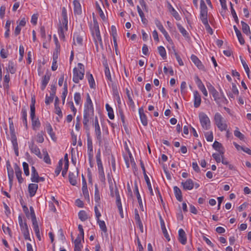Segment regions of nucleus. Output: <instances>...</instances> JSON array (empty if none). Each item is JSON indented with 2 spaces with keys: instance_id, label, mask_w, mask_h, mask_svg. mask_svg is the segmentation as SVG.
<instances>
[{
  "instance_id": "obj_1",
  "label": "nucleus",
  "mask_w": 251,
  "mask_h": 251,
  "mask_svg": "<svg viewBox=\"0 0 251 251\" xmlns=\"http://www.w3.org/2000/svg\"><path fill=\"white\" fill-rule=\"evenodd\" d=\"M200 9V19L202 24L204 25L206 30L210 34L212 35L213 34V32L212 28L208 24L207 17V7L203 0H201Z\"/></svg>"
},
{
  "instance_id": "obj_2",
  "label": "nucleus",
  "mask_w": 251,
  "mask_h": 251,
  "mask_svg": "<svg viewBox=\"0 0 251 251\" xmlns=\"http://www.w3.org/2000/svg\"><path fill=\"white\" fill-rule=\"evenodd\" d=\"M78 68L75 67L73 69V81L78 83L80 80H82L84 77L85 69L84 65L80 63L77 64Z\"/></svg>"
},
{
  "instance_id": "obj_3",
  "label": "nucleus",
  "mask_w": 251,
  "mask_h": 251,
  "mask_svg": "<svg viewBox=\"0 0 251 251\" xmlns=\"http://www.w3.org/2000/svg\"><path fill=\"white\" fill-rule=\"evenodd\" d=\"M10 131L11 133V142L12 143L13 149L14 150V152L15 155L17 156H19V148H18V144L17 142V137L14 131V127L13 126V124L12 122L10 123Z\"/></svg>"
},
{
  "instance_id": "obj_4",
  "label": "nucleus",
  "mask_w": 251,
  "mask_h": 251,
  "mask_svg": "<svg viewBox=\"0 0 251 251\" xmlns=\"http://www.w3.org/2000/svg\"><path fill=\"white\" fill-rule=\"evenodd\" d=\"M215 124L221 131L226 130L227 127V125L224 122V118L219 113H216L214 116Z\"/></svg>"
},
{
  "instance_id": "obj_5",
  "label": "nucleus",
  "mask_w": 251,
  "mask_h": 251,
  "mask_svg": "<svg viewBox=\"0 0 251 251\" xmlns=\"http://www.w3.org/2000/svg\"><path fill=\"white\" fill-rule=\"evenodd\" d=\"M199 117L202 128L205 130L209 129L210 126V121L208 116L204 113L201 112Z\"/></svg>"
},
{
  "instance_id": "obj_6",
  "label": "nucleus",
  "mask_w": 251,
  "mask_h": 251,
  "mask_svg": "<svg viewBox=\"0 0 251 251\" xmlns=\"http://www.w3.org/2000/svg\"><path fill=\"white\" fill-rule=\"evenodd\" d=\"M94 111L84 110L83 124L84 128L87 130H89L88 123L90 120L93 119Z\"/></svg>"
},
{
  "instance_id": "obj_7",
  "label": "nucleus",
  "mask_w": 251,
  "mask_h": 251,
  "mask_svg": "<svg viewBox=\"0 0 251 251\" xmlns=\"http://www.w3.org/2000/svg\"><path fill=\"white\" fill-rule=\"evenodd\" d=\"M94 126L96 138L98 141L99 145L100 146L102 144V135L100 128L99 124L98 119L97 116L95 118Z\"/></svg>"
},
{
  "instance_id": "obj_8",
  "label": "nucleus",
  "mask_w": 251,
  "mask_h": 251,
  "mask_svg": "<svg viewBox=\"0 0 251 251\" xmlns=\"http://www.w3.org/2000/svg\"><path fill=\"white\" fill-rule=\"evenodd\" d=\"M94 31L93 33V35L95 40L96 46L97 48H98L99 43L101 46V47L102 48L103 45L102 42V39L100 34L99 25H94Z\"/></svg>"
},
{
  "instance_id": "obj_9",
  "label": "nucleus",
  "mask_w": 251,
  "mask_h": 251,
  "mask_svg": "<svg viewBox=\"0 0 251 251\" xmlns=\"http://www.w3.org/2000/svg\"><path fill=\"white\" fill-rule=\"evenodd\" d=\"M29 148L31 152L36 155L39 158H42V156L40 152V150L36 145L34 144V141L32 140L31 142H28Z\"/></svg>"
},
{
  "instance_id": "obj_10",
  "label": "nucleus",
  "mask_w": 251,
  "mask_h": 251,
  "mask_svg": "<svg viewBox=\"0 0 251 251\" xmlns=\"http://www.w3.org/2000/svg\"><path fill=\"white\" fill-rule=\"evenodd\" d=\"M167 8L168 9V10L171 13V14L176 20H180L181 18L178 12L174 8V7L169 1H167Z\"/></svg>"
},
{
  "instance_id": "obj_11",
  "label": "nucleus",
  "mask_w": 251,
  "mask_h": 251,
  "mask_svg": "<svg viewBox=\"0 0 251 251\" xmlns=\"http://www.w3.org/2000/svg\"><path fill=\"white\" fill-rule=\"evenodd\" d=\"M196 82L197 84V86L199 89L202 92L204 96L207 97L208 95L206 89L202 83L201 80L199 78L198 76H196Z\"/></svg>"
},
{
  "instance_id": "obj_12",
  "label": "nucleus",
  "mask_w": 251,
  "mask_h": 251,
  "mask_svg": "<svg viewBox=\"0 0 251 251\" xmlns=\"http://www.w3.org/2000/svg\"><path fill=\"white\" fill-rule=\"evenodd\" d=\"M181 184L184 190H190L194 187L193 181L190 178L187 179L185 182H182Z\"/></svg>"
},
{
  "instance_id": "obj_13",
  "label": "nucleus",
  "mask_w": 251,
  "mask_h": 251,
  "mask_svg": "<svg viewBox=\"0 0 251 251\" xmlns=\"http://www.w3.org/2000/svg\"><path fill=\"white\" fill-rule=\"evenodd\" d=\"M50 75L51 74L50 73H46V74L43 76L41 86V89L43 91L46 88L50 79Z\"/></svg>"
},
{
  "instance_id": "obj_14",
  "label": "nucleus",
  "mask_w": 251,
  "mask_h": 251,
  "mask_svg": "<svg viewBox=\"0 0 251 251\" xmlns=\"http://www.w3.org/2000/svg\"><path fill=\"white\" fill-rule=\"evenodd\" d=\"M84 110L94 111L93 103L89 93L86 95V101L84 105Z\"/></svg>"
},
{
  "instance_id": "obj_15",
  "label": "nucleus",
  "mask_w": 251,
  "mask_h": 251,
  "mask_svg": "<svg viewBox=\"0 0 251 251\" xmlns=\"http://www.w3.org/2000/svg\"><path fill=\"white\" fill-rule=\"evenodd\" d=\"M76 175L74 173L70 172L69 174V180L70 183L73 186H75L76 184V177L78 176V170L77 168L76 169Z\"/></svg>"
},
{
  "instance_id": "obj_16",
  "label": "nucleus",
  "mask_w": 251,
  "mask_h": 251,
  "mask_svg": "<svg viewBox=\"0 0 251 251\" xmlns=\"http://www.w3.org/2000/svg\"><path fill=\"white\" fill-rule=\"evenodd\" d=\"M139 113L140 115V118L142 125L144 126L148 125V120L146 115L144 113L143 107L139 109Z\"/></svg>"
},
{
  "instance_id": "obj_17",
  "label": "nucleus",
  "mask_w": 251,
  "mask_h": 251,
  "mask_svg": "<svg viewBox=\"0 0 251 251\" xmlns=\"http://www.w3.org/2000/svg\"><path fill=\"white\" fill-rule=\"evenodd\" d=\"M191 59L199 69L204 70V66L196 55L192 54L191 56Z\"/></svg>"
},
{
  "instance_id": "obj_18",
  "label": "nucleus",
  "mask_w": 251,
  "mask_h": 251,
  "mask_svg": "<svg viewBox=\"0 0 251 251\" xmlns=\"http://www.w3.org/2000/svg\"><path fill=\"white\" fill-rule=\"evenodd\" d=\"M178 240L183 245H185L187 242L185 232L182 228L178 230Z\"/></svg>"
},
{
  "instance_id": "obj_19",
  "label": "nucleus",
  "mask_w": 251,
  "mask_h": 251,
  "mask_svg": "<svg viewBox=\"0 0 251 251\" xmlns=\"http://www.w3.org/2000/svg\"><path fill=\"white\" fill-rule=\"evenodd\" d=\"M74 11L75 14L80 15L82 13L81 6L78 0L73 1Z\"/></svg>"
},
{
  "instance_id": "obj_20",
  "label": "nucleus",
  "mask_w": 251,
  "mask_h": 251,
  "mask_svg": "<svg viewBox=\"0 0 251 251\" xmlns=\"http://www.w3.org/2000/svg\"><path fill=\"white\" fill-rule=\"evenodd\" d=\"M194 106L195 108L199 107L201 103V97L199 92L196 91L194 93Z\"/></svg>"
},
{
  "instance_id": "obj_21",
  "label": "nucleus",
  "mask_w": 251,
  "mask_h": 251,
  "mask_svg": "<svg viewBox=\"0 0 251 251\" xmlns=\"http://www.w3.org/2000/svg\"><path fill=\"white\" fill-rule=\"evenodd\" d=\"M159 219H160L161 227L163 235H164V237L166 238V239L168 241H169L170 240V238L169 235L167 232V229L166 228L164 220H163V219L161 216H160Z\"/></svg>"
},
{
  "instance_id": "obj_22",
  "label": "nucleus",
  "mask_w": 251,
  "mask_h": 251,
  "mask_svg": "<svg viewBox=\"0 0 251 251\" xmlns=\"http://www.w3.org/2000/svg\"><path fill=\"white\" fill-rule=\"evenodd\" d=\"M38 189V185L35 183H31L28 185V190L30 197H33Z\"/></svg>"
},
{
  "instance_id": "obj_23",
  "label": "nucleus",
  "mask_w": 251,
  "mask_h": 251,
  "mask_svg": "<svg viewBox=\"0 0 251 251\" xmlns=\"http://www.w3.org/2000/svg\"><path fill=\"white\" fill-rule=\"evenodd\" d=\"M174 191L176 200L179 201H182V196L180 189L176 186L174 187Z\"/></svg>"
},
{
  "instance_id": "obj_24",
  "label": "nucleus",
  "mask_w": 251,
  "mask_h": 251,
  "mask_svg": "<svg viewBox=\"0 0 251 251\" xmlns=\"http://www.w3.org/2000/svg\"><path fill=\"white\" fill-rule=\"evenodd\" d=\"M94 199L96 202L99 205V206H100V192L98 189V187L97 184H95V196H94Z\"/></svg>"
},
{
  "instance_id": "obj_25",
  "label": "nucleus",
  "mask_w": 251,
  "mask_h": 251,
  "mask_svg": "<svg viewBox=\"0 0 251 251\" xmlns=\"http://www.w3.org/2000/svg\"><path fill=\"white\" fill-rule=\"evenodd\" d=\"M46 129L48 133L50 135L51 139L53 141H55L56 138L50 124L48 123L46 125Z\"/></svg>"
},
{
  "instance_id": "obj_26",
  "label": "nucleus",
  "mask_w": 251,
  "mask_h": 251,
  "mask_svg": "<svg viewBox=\"0 0 251 251\" xmlns=\"http://www.w3.org/2000/svg\"><path fill=\"white\" fill-rule=\"evenodd\" d=\"M39 175L36 171L35 168L34 166L31 167V180L33 182L38 183L37 178L38 177Z\"/></svg>"
},
{
  "instance_id": "obj_27",
  "label": "nucleus",
  "mask_w": 251,
  "mask_h": 251,
  "mask_svg": "<svg viewBox=\"0 0 251 251\" xmlns=\"http://www.w3.org/2000/svg\"><path fill=\"white\" fill-rule=\"evenodd\" d=\"M8 166L10 167V165L8 162L7 163V168L8 170V176L9 181L10 187L11 188L12 186V182L14 178V172L12 169L10 170L8 168Z\"/></svg>"
},
{
  "instance_id": "obj_28",
  "label": "nucleus",
  "mask_w": 251,
  "mask_h": 251,
  "mask_svg": "<svg viewBox=\"0 0 251 251\" xmlns=\"http://www.w3.org/2000/svg\"><path fill=\"white\" fill-rule=\"evenodd\" d=\"M30 115L32 121V126L33 127V129H35V127H39L40 126V122L38 118H35V112H34V115L33 117H32L31 113Z\"/></svg>"
},
{
  "instance_id": "obj_29",
  "label": "nucleus",
  "mask_w": 251,
  "mask_h": 251,
  "mask_svg": "<svg viewBox=\"0 0 251 251\" xmlns=\"http://www.w3.org/2000/svg\"><path fill=\"white\" fill-rule=\"evenodd\" d=\"M86 76L88 78V80L91 88H95L96 86L95 82L93 77V75L89 73H86Z\"/></svg>"
},
{
  "instance_id": "obj_30",
  "label": "nucleus",
  "mask_w": 251,
  "mask_h": 251,
  "mask_svg": "<svg viewBox=\"0 0 251 251\" xmlns=\"http://www.w3.org/2000/svg\"><path fill=\"white\" fill-rule=\"evenodd\" d=\"M103 65L105 68V75L107 79L109 80L110 81H112L109 68L108 65V64L107 62H105V63H103Z\"/></svg>"
},
{
  "instance_id": "obj_31",
  "label": "nucleus",
  "mask_w": 251,
  "mask_h": 251,
  "mask_svg": "<svg viewBox=\"0 0 251 251\" xmlns=\"http://www.w3.org/2000/svg\"><path fill=\"white\" fill-rule=\"evenodd\" d=\"M240 59L241 63H242V64L243 65V67L244 68V69H245V70L246 71V73H247V75H248V78H250V69H249V67L248 64H247V63L245 61V60H244L242 58L241 56H240Z\"/></svg>"
},
{
  "instance_id": "obj_32",
  "label": "nucleus",
  "mask_w": 251,
  "mask_h": 251,
  "mask_svg": "<svg viewBox=\"0 0 251 251\" xmlns=\"http://www.w3.org/2000/svg\"><path fill=\"white\" fill-rule=\"evenodd\" d=\"M241 23L242 26L243 32L247 35L251 34V30L249 25L243 21H241Z\"/></svg>"
},
{
  "instance_id": "obj_33",
  "label": "nucleus",
  "mask_w": 251,
  "mask_h": 251,
  "mask_svg": "<svg viewBox=\"0 0 251 251\" xmlns=\"http://www.w3.org/2000/svg\"><path fill=\"white\" fill-rule=\"evenodd\" d=\"M105 107L108 112V116L109 119L111 120L114 119V114L112 108L108 103L106 104Z\"/></svg>"
},
{
  "instance_id": "obj_34",
  "label": "nucleus",
  "mask_w": 251,
  "mask_h": 251,
  "mask_svg": "<svg viewBox=\"0 0 251 251\" xmlns=\"http://www.w3.org/2000/svg\"><path fill=\"white\" fill-rule=\"evenodd\" d=\"M126 94L128 100V104L130 107L134 109L135 108L134 102L130 96L129 90L128 89H126Z\"/></svg>"
},
{
  "instance_id": "obj_35",
  "label": "nucleus",
  "mask_w": 251,
  "mask_h": 251,
  "mask_svg": "<svg viewBox=\"0 0 251 251\" xmlns=\"http://www.w3.org/2000/svg\"><path fill=\"white\" fill-rule=\"evenodd\" d=\"M67 94H68V86H67V82H66V81H65V83L64 84L63 91L62 92V96H61L63 104H64L65 98L67 95Z\"/></svg>"
},
{
  "instance_id": "obj_36",
  "label": "nucleus",
  "mask_w": 251,
  "mask_h": 251,
  "mask_svg": "<svg viewBox=\"0 0 251 251\" xmlns=\"http://www.w3.org/2000/svg\"><path fill=\"white\" fill-rule=\"evenodd\" d=\"M21 113L22 114L23 124L25 126V127H27V119H26L27 113H26V109L25 107L22 108Z\"/></svg>"
},
{
  "instance_id": "obj_37",
  "label": "nucleus",
  "mask_w": 251,
  "mask_h": 251,
  "mask_svg": "<svg viewBox=\"0 0 251 251\" xmlns=\"http://www.w3.org/2000/svg\"><path fill=\"white\" fill-rule=\"evenodd\" d=\"M177 26L180 32L185 38H189V34L185 28L179 24H177Z\"/></svg>"
},
{
  "instance_id": "obj_38",
  "label": "nucleus",
  "mask_w": 251,
  "mask_h": 251,
  "mask_svg": "<svg viewBox=\"0 0 251 251\" xmlns=\"http://www.w3.org/2000/svg\"><path fill=\"white\" fill-rule=\"evenodd\" d=\"M7 71H9L11 74H14L16 72V69L15 67V65L12 61H9L8 67L7 68Z\"/></svg>"
},
{
  "instance_id": "obj_39",
  "label": "nucleus",
  "mask_w": 251,
  "mask_h": 251,
  "mask_svg": "<svg viewBox=\"0 0 251 251\" xmlns=\"http://www.w3.org/2000/svg\"><path fill=\"white\" fill-rule=\"evenodd\" d=\"M134 192L135 194L136 195V197H137V198L139 204L140 205H142V203L141 198L139 192V190H138V186H137V184L136 182L135 183V184H134Z\"/></svg>"
},
{
  "instance_id": "obj_40",
  "label": "nucleus",
  "mask_w": 251,
  "mask_h": 251,
  "mask_svg": "<svg viewBox=\"0 0 251 251\" xmlns=\"http://www.w3.org/2000/svg\"><path fill=\"white\" fill-rule=\"evenodd\" d=\"M78 216L81 221H85L88 219V215L84 210H80L78 214Z\"/></svg>"
},
{
  "instance_id": "obj_41",
  "label": "nucleus",
  "mask_w": 251,
  "mask_h": 251,
  "mask_svg": "<svg viewBox=\"0 0 251 251\" xmlns=\"http://www.w3.org/2000/svg\"><path fill=\"white\" fill-rule=\"evenodd\" d=\"M87 146H88V149L90 150V151H93V143L92 139L90 136V133L89 132L87 133Z\"/></svg>"
},
{
  "instance_id": "obj_42",
  "label": "nucleus",
  "mask_w": 251,
  "mask_h": 251,
  "mask_svg": "<svg viewBox=\"0 0 251 251\" xmlns=\"http://www.w3.org/2000/svg\"><path fill=\"white\" fill-rule=\"evenodd\" d=\"M96 161L98 169H103L102 162L100 159V152L99 151L96 155Z\"/></svg>"
},
{
  "instance_id": "obj_43",
  "label": "nucleus",
  "mask_w": 251,
  "mask_h": 251,
  "mask_svg": "<svg viewBox=\"0 0 251 251\" xmlns=\"http://www.w3.org/2000/svg\"><path fill=\"white\" fill-rule=\"evenodd\" d=\"M154 22H155V25L158 27V28L160 30V31L162 33V34L167 32L166 31V30L164 29L163 25H162V24L161 23V22L159 20H158V19H155Z\"/></svg>"
},
{
  "instance_id": "obj_44",
  "label": "nucleus",
  "mask_w": 251,
  "mask_h": 251,
  "mask_svg": "<svg viewBox=\"0 0 251 251\" xmlns=\"http://www.w3.org/2000/svg\"><path fill=\"white\" fill-rule=\"evenodd\" d=\"M230 5L231 13V14H232V15L233 16V18H234V20L235 22L237 24H238L239 23V20H238V17L237 16V14L236 13V12H235L234 9L233 8V4H232V3L231 2H230Z\"/></svg>"
},
{
  "instance_id": "obj_45",
  "label": "nucleus",
  "mask_w": 251,
  "mask_h": 251,
  "mask_svg": "<svg viewBox=\"0 0 251 251\" xmlns=\"http://www.w3.org/2000/svg\"><path fill=\"white\" fill-rule=\"evenodd\" d=\"M158 51L160 56L163 59L166 58V52L165 48L163 46H159L158 47Z\"/></svg>"
},
{
  "instance_id": "obj_46",
  "label": "nucleus",
  "mask_w": 251,
  "mask_h": 251,
  "mask_svg": "<svg viewBox=\"0 0 251 251\" xmlns=\"http://www.w3.org/2000/svg\"><path fill=\"white\" fill-rule=\"evenodd\" d=\"M35 98L34 97L31 98V103L30 105V112L31 114L32 117L34 115V112H35Z\"/></svg>"
},
{
  "instance_id": "obj_47",
  "label": "nucleus",
  "mask_w": 251,
  "mask_h": 251,
  "mask_svg": "<svg viewBox=\"0 0 251 251\" xmlns=\"http://www.w3.org/2000/svg\"><path fill=\"white\" fill-rule=\"evenodd\" d=\"M44 132L43 131H41L38 133L36 135V141L39 143H42L44 141Z\"/></svg>"
},
{
  "instance_id": "obj_48",
  "label": "nucleus",
  "mask_w": 251,
  "mask_h": 251,
  "mask_svg": "<svg viewBox=\"0 0 251 251\" xmlns=\"http://www.w3.org/2000/svg\"><path fill=\"white\" fill-rule=\"evenodd\" d=\"M99 179L102 182H104L105 180V175L103 168L98 169Z\"/></svg>"
},
{
  "instance_id": "obj_49",
  "label": "nucleus",
  "mask_w": 251,
  "mask_h": 251,
  "mask_svg": "<svg viewBox=\"0 0 251 251\" xmlns=\"http://www.w3.org/2000/svg\"><path fill=\"white\" fill-rule=\"evenodd\" d=\"M43 153L44 155V161L48 164H51V161L47 151L46 150H43Z\"/></svg>"
},
{
  "instance_id": "obj_50",
  "label": "nucleus",
  "mask_w": 251,
  "mask_h": 251,
  "mask_svg": "<svg viewBox=\"0 0 251 251\" xmlns=\"http://www.w3.org/2000/svg\"><path fill=\"white\" fill-rule=\"evenodd\" d=\"M97 222L99 224L101 230H102L104 232H106L107 231V227L105 222L103 221L100 220V219L97 220Z\"/></svg>"
},
{
  "instance_id": "obj_51",
  "label": "nucleus",
  "mask_w": 251,
  "mask_h": 251,
  "mask_svg": "<svg viewBox=\"0 0 251 251\" xmlns=\"http://www.w3.org/2000/svg\"><path fill=\"white\" fill-rule=\"evenodd\" d=\"M234 134L235 136L240 139L241 140H243L245 138V136L239 130V129L236 127V129L234 131Z\"/></svg>"
},
{
  "instance_id": "obj_52",
  "label": "nucleus",
  "mask_w": 251,
  "mask_h": 251,
  "mask_svg": "<svg viewBox=\"0 0 251 251\" xmlns=\"http://www.w3.org/2000/svg\"><path fill=\"white\" fill-rule=\"evenodd\" d=\"M76 39V42L78 44L81 45L82 44V38L77 33H75L73 36V40L75 41Z\"/></svg>"
},
{
  "instance_id": "obj_53",
  "label": "nucleus",
  "mask_w": 251,
  "mask_h": 251,
  "mask_svg": "<svg viewBox=\"0 0 251 251\" xmlns=\"http://www.w3.org/2000/svg\"><path fill=\"white\" fill-rule=\"evenodd\" d=\"M211 95L214 98V100L216 101V102L218 104L220 105V100H221V97L219 96V92L217 91Z\"/></svg>"
},
{
  "instance_id": "obj_54",
  "label": "nucleus",
  "mask_w": 251,
  "mask_h": 251,
  "mask_svg": "<svg viewBox=\"0 0 251 251\" xmlns=\"http://www.w3.org/2000/svg\"><path fill=\"white\" fill-rule=\"evenodd\" d=\"M74 100L76 104H79L81 101V95L79 93L76 92L75 94Z\"/></svg>"
},
{
  "instance_id": "obj_55",
  "label": "nucleus",
  "mask_w": 251,
  "mask_h": 251,
  "mask_svg": "<svg viewBox=\"0 0 251 251\" xmlns=\"http://www.w3.org/2000/svg\"><path fill=\"white\" fill-rule=\"evenodd\" d=\"M212 146L213 148L217 151H220V150L223 148L222 144L216 141L214 142Z\"/></svg>"
},
{
  "instance_id": "obj_56",
  "label": "nucleus",
  "mask_w": 251,
  "mask_h": 251,
  "mask_svg": "<svg viewBox=\"0 0 251 251\" xmlns=\"http://www.w3.org/2000/svg\"><path fill=\"white\" fill-rule=\"evenodd\" d=\"M96 7H97V9L98 10V12H99V13L100 14V18L102 20H104L105 19V15H104L102 10H101L100 6L99 5V4H98V3L97 2H96Z\"/></svg>"
},
{
  "instance_id": "obj_57",
  "label": "nucleus",
  "mask_w": 251,
  "mask_h": 251,
  "mask_svg": "<svg viewBox=\"0 0 251 251\" xmlns=\"http://www.w3.org/2000/svg\"><path fill=\"white\" fill-rule=\"evenodd\" d=\"M174 50V54H175V56L179 64V65L180 66H183L184 65L183 64V62L181 59V58H180V56L178 54V53L176 52V50L175 49H173Z\"/></svg>"
},
{
  "instance_id": "obj_58",
  "label": "nucleus",
  "mask_w": 251,
  "mask_h": 251,
  "mask_svg": "<svg viewBox=\"0 0 251 251\" xmlns=\"http://www.w3.org/2000/svg\"><path fill=\"white\" fill-rule=\"evenodd\" d=\"M23 166L24 171V173L25 176H28L29 175V171L28 169V165L27 163L24 162L23 163Z\"/></svg>"
},
{
  "instance_id": "obj_59",
  "label": "nucleus",
  "mask_w": 251,
  "mask_h": 251,
  "mask_svg": "<svg viewBox=\"0 0 251 251\" xmlns=\"http://www.w3.org/2000/svg\"><path fill=\"white\" fill-rule=\"evenodd\" d=\"M20 227L23 233L26 232H29L28 227L26 222H25L24 225L21 226Z\"/></svg>"
},
{
  "instance_id": "obj_60",
  "label": "nucleus",
  "mask_w": 251,
  "mask_h": 251,
  "mask_svg": "<svg viewBox=\"0 0 251 251\" xmlns=\"http://www.w3.org/2000/svg\"><path fill=\"white\" fill-rule=\"evenodd\" d=\"M205 136L207 141L212 142L213 140V136L212 132L205 133Z\"/></svg>"
},
{
  "instance_id": "obj_61",
  "label": "nucleus",
  "mask_w": 251,
  "mask_h": 251,
  "mask_svg": "<svg viewBox=\"0 0 251 251\" xmlns=\"http://www.w3.org/2000/svg\"><path fill=\"white\" fill-rule=\"evenodd\" d=\"M145 181L147 183L148 189L150 191V194L151 195H153V190L151 187V183L150 181L149 178H147L146 179H145Z\"/></svg>"
},
{
  "instance_id": "obj_62",
  "label": "nucleus",
  "mask_w": 251,
  "mask_h": 251,
  "mask_svg": "<svg viewBox=\"0 0 251 251\" xmlns=\"http://www.w3.org/2000/svg\"><path fill=\"white\" fill-rule=\"evenodd\" d=\"M58 34L59 38L64 40L65 39V35L63 31V28L61 26L58 29Z\"/></svg>"
},
{
  "instance_id": "obj_63",
  "label": "nucleus",
  "mask_w": 251,
  "mask_h": 251,
  "mask_svg": "<svg viewBox=\"0 0 251 251\" xmlns=\"http://www.w3.org/2000/svg\"><path fill=\"white\" fill-rule=\"evenodd\" d=\"M236 36H237V37L238 38V41H239V43L241 45H244L245 44V40H244V38L242 37V34H241V32H239V33H237L236 34Z\"/></svg>"
},
{
  "instance_id": "obj_64",
  "label": "nucleus",
  "mask_w": 251,
  "mask_h": 251,
  "mask_svg": "<svg viewBox=\"0 0 251 251\" xmlns=\"http://www.w3.org/2000/svg\"><path fill=\"white\" fill-rule=\"evenodd\" d=\"M2 229L5 233L7 232L10 237L12 236L11 231L9 227H6L4 225H3L2 226Z\"/></svg>"
}]
</instances>
